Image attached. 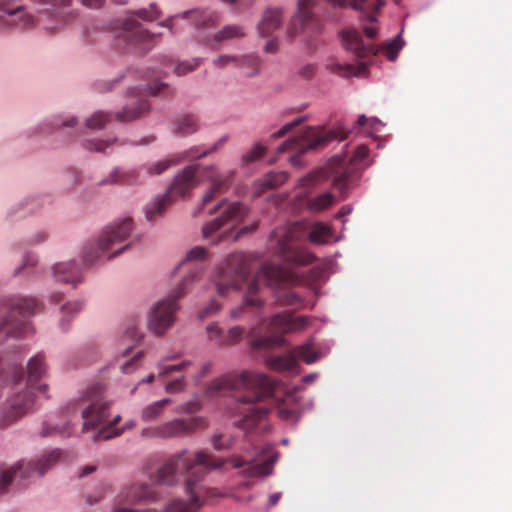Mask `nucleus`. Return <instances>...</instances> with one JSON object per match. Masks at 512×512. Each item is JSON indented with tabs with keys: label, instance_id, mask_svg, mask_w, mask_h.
I'll use <instances>...</instances> for the list:
<instances>
[{
	"label": "nucleus",
	"instance_id": "nucleus-38",
	"mask_svg": "<svg viewBox=\"0 0 512 512\" xmlns=\"http://www.w3.org/2000/svg\"><path fill=\"white\" fill-rule=\"evenodd\" d=\"M292 354L296 356V360L301 359L307 364L314 363L320 357L318 351L314 350L313 343L308 341L307 343L297 346Z\"/></svg>",
	"mask_w": 512,
	"mask_h": 512
},
{
	"label": "nucleus",
	"instance_id": "nucleus-9",
	"mask_svg": "<svg viewBox=\"0 0 512 512\" xmlns=\"http://www.w3.org/2000/svg\"><path fill=\"white\" fill-rule=\"evenodd\" d=\"M309 325L310 318L307 316L293 317L288 312L275 314L266 327V335L255 338L253 346L258 349L280 346L285 333L302 331Z\"/></svg>",
	"mask_w": 512,
	"mask_h": 512
},
{
	"label": "nucleus",
	"instance_id": "nucleus-17",
	"mask_svg": "<svg viewBox=\"0 0 512 512\" xmlns=\"http://www.w3.org/2000/svg\"><path fill=\"white\" fill-rule=\"evenodd\" d=\"M133 223L130 218H125L107 226L101 233L97 247L86 248L83 252V260L87 264L95 263L101 253L112 250L116 244L126 240L131 234Z\"/></svg>",
	"mask_w": 512,
	"mask_h": 512
},
{
	"label": "nucleus",
	"instance_id": "nucleus-10",
	"mask_svg": "<svg viewBox=\"0 0 512 512\" xmlns=\"http://www.w3.org/2000/svg\"><path fill=\"white\" fill-rule=\"evenodd\" d=\"M197 168L198 165L186 166L174 177L168 191L147 205L145 215L148 221H153L157 216H160L166 207L177 197L185 196L186 193L196 186Z\"/></svg>",
	"mask_w": 512,
	"mask_h": 512
},
{
	"label": "nucleus",
	"instance_id": "nucleus-12",
	"mask_svg": "<svg viewBox=\"0 0 512 512\" xmlns=\"http://www.w3.org/2000/svg\"><path fill=\"white\" fill-rule=\"evenodd\" d=\"M342 43L344 48L351 52L357 59L361 60L358 65H335V70L341 71L343 75L362 76L367 71V65L376 56L377 49L370 43H365L356 29H346L342 32Z\"/></svg>",
	"mask_w": 512,
	"mask_h": 512
},
{
	"label": "nucleus",
	"instance_id": "nucleus-15",
	"mask_svg": "<svg viewBox=\"0 0 512 512\" xmlns=\"http://www.w3.org/2000/svg\"><path fill=\"white\" fill-rule=\"evenodd\" d=\"M9 314L0 324V332H5L12 337H21L26 335L30 330V323L24 319H18L17 316L23 318L31 316L39 312L42 308L34 298H17L8 304Z\"/></svg>",
	"mask_w": 512,
	"mask_h": 512
},
{
	"label": "nucleus",
	"instance_id": "nucleus-63",
	"mask_svg": "<svg viewBox=\"0 0 512 512\" xmlns=\"http://www.w3.org/2000/svg\"><path fill=\"white\" fill-rule=\"evenodd\" d=\"M329 165L331 166V171H336L338 168H341L344 165V160L340 156H335L330 160Z\"/></svg>",
	"mask_w": 512,
	"mask_h": 512
},
{
	"label": "nucleus",
	"instance_id": "nucleus-3",
	"mask_svg": "<svg viewBox=\"0 0 512 512\" xmlns=\"http://www.w3.org/2000/svg\"><path fill=\"white\" fill-rule=\"evenodd\" d=\"M207 258V250L196 246L187 252L186 258L180 262L178 269H186L188 274L179 283L177 289L166 299L159 301L153 308L149 318L148 327L156 335L164 334L175 321V312L178 310L177 299L184 296L198 281L204 271L201 263L197 262Z\"/></svg>",
	"mask_w": 512,
	"mask_h": 512
},
{
	"label": "nucleus",
	"instance_id": "nucleus-57",
	"mask_svg": "<svg viewBox=\"0 0 512 512\" xmlns=\"http://www.w3.org/2000/svg\"><path fill=\"white\" fill-rule=\"evenodd\" d=\"M110 145V143L106 141H87L86 148L91 151H105V149Z\"/></svg>",
	"mask_w": 512,
	"mask_h": 512
},
{
	"label": "nucleus",
	"instance_id": "nucleus-55",
	"mask_svg": "<svg viewBox=\"0 0 512 512\" xmlns=\"http://www.w3.org/2000/svg\"><path fill=\"white\" fill-rule=\"evenodd\" d=\"M212 444L214 448L218 451L229 449L232 446V439L227 438L224 439L223 434H216L212 437Z\"/></svg>",
	"mask_w": 512,
	"mask_h": 512
},
{
	"label": "nucleus",
	"instance_id": "nucleus-29",
	"mask_svg": "<svg viewBox=\"0 0 512 512\" xmlns=\"http://www.w3.org/2000/svg\"><path fill=\"white\" fill-rule=\"evenodd\" d=\"M283 12L281 8L269 7L261 17L257 26L261 36H270L274 31L278 30L282 25Z\"/></svg>",
	"mask_w": 512,
	"mask_h": 512
},
{
	"label": "nucleus",
	"instance_id": "nucleus-19",
	"mask_svg": "<svg viewBox=\"0 0 512 512\" xmlns=\"http://www.w3.org/2000/svg\"><path fill=\"white\" fill-rule=\"evenodd\" d=\"M209 213H217L218 216L203 227L202 232L204 238L212 236L226 224L235 225L241 222L248 214V209L242 203L229 202L227 199H223L214 206Z\"/></svg>",
	"mask_w": 512,
	"mask_h": 512
},
{
	"label": "nucleus",
	"instance_id": "nucleus-35",
	"mask_svg": "<svg viewBox=\"0 0 512 512\" xmlns=\"http://www.w3.org/2000/svg\"><path fill=\"white\" fill-rule=\"evenodd\" d=\"M178 357H179L178 354L167 355V356H165L164 358H162V359H160L158 361V363H157V368L159 370L158 378H164V377L170 375L173 372L184 371V370H186L191 365L190 361H182L181 363L173 364V365H166L165 364L166 361L173 360V359H176Z\"/></svg>",
	"mask_w": 512,
	"mask_h": 512
},
{
	"label": "nucleus",
	"instance_id": "nucleus-41",
	"mask_svg": "<svg viewBox=\"0 0 512 512\" xmlns=\"http://www.w3.org/2000/svg\"><path fill=\"white\" fill-rule=\"evenodd\" d=\"M246 329L242 326L231 327L224 335L223 339L219 340V345H234L239 343L246 335Z\"/></svg>",
	"mask_w": 512,
	"mask_h": 512
},
{
	"label": "nucleus",
	"instance_id": "nucleus-6",
	"mask_svg": "<svg viewBox=\"0 0 512 512\" xmlns=\"http://www.w3.org/2000/svg\"><path fill=\"white\" fill-rule=\"evenodd\" d=\"M292 279V273L280 265H262L255 277L248 283L242 304L230 310V318L233 320H241L245 316L246 308L252 307L260 309L264 306L265 301L259 295L260 281L265 282L269 287L278 288L290 283Z\"/></svg>",
	"mask_w": 512,
	"mask_h": 512
},
{
	"label": "nucleus",
	"instance_id": "nucleus-20",
	"mask_svg": "<svg viewBox=\"0 0 512 512\" xmlns=\"http://www.w3.org/2000/svg\"><path fill=\"white\" fill-rule=\"evenodd\" d=\"M157 499L154 489L145 483L124 486L116 496L111 512H134L133 506Z\"/></svg>",
	"mask_w": 512,
	"mask_h": 512
},
{
	"label": "nucleus",
	"instance_id": "nucleus-11",
	"mask_svg": "<svg viewBox=\"0 0 512 512\" xmlns=\"http://www.w3.org/2000/svg\"><path fill=\"white\" fill-rule=\"evenodd\" d=\"M338 137L339 136L336 131H325L317 127H306L298 137L289 138L282 143L279 146L278 151L279 153H283L288 150H297L299 153L290 157V163L293 166H301V154L309 150L323 147Z\"/></svg>",
	"mask_w": 512,
	"mask_h": 512
},
{
	"label": "nucleus",
	"instance_id": "nucleus-50",
	"mask_svg": "<svg viewBox=\"0 0 512 512\" xmlns=\"http://www.w3.org/2000/svg\"><path fill=\"white\" fill-rule=\"evenodd\" d=\"M148 91L151 95H168L170 93V88L167 84L160 82V81H154L153 83H150L147 85Z\"/></svg>",
	"mask_w": 512,
	"mask_h": 512
},
{
	"label": "nucleus",
	"instance_id": "nucleus-36",
	"mask_svg": "<svg viewBox=\"0 0 512 512\" xmlns=\"http://www.w3.org/2000/svg\"><path fill=\"white\" fill-rule=\"evenodd\" d=\"M198 128V120L194 115L180 116L174 122V132L181 136L193 134Z\"/></svg>",
	"mask_w": 512,
	"mask_h": 512
},
{
	"label": "nucleus",
	"instance_id": "nucleus-4",
	"mask_svg": "<svg viewBox=\"0 0 512 512\" xmlns=\"http://www.w3.org/2000/svg\"><path fill=\"white\" fill-rule=\"evenodd\" d=\"M77 410H80L83 418V430L102 425L103 427L99 430L97 436L104 440H109L121 434V430L114 428V425L120 420V416L116 415L113 420H108L109 403L102 399L100 386L89 388L79 402L69 404L66 407L65 414L68 417Z\"/></svg>",
	"mask_w": 512,
	"mask_h": 512
},
{
	"label": "nucleus",
	"instance_id": "nucleus-8",
	"mask_svg": "<svg viewBox=\"0 0 512 512\" xmlns=\"http://www.w3.org/2000/svg\"><path fill=\"white\" fill-rule=\"evenodd\" d=\"M275 236L281 238V249L286 251L289 242H300L308 239L314 245H324L333 238L332 228L323 222L311 223L306 220L297 221L274 230Z\"/></svg>",
	"mask_w": 512,
	"mask_h": 512
},
{
	"label": "nucleus",
	"instance_id": "nucleus-40",
	"mask_svg": "<svg viewBox=\"0 0 512 512\" xmlns=\"http://www.w3.org/2000/svg\"><path fill=\"white\" fill-rule=\"evenodd\" d=\"M82 309V304L78 301L69 302L61 307V319L60 326L63 330L67 329V323L80 312Z\"/></svg>",
	"mask_w": 512,
	"mask_h": 512
},
{
	"label": "nucleus",
	"instance_id": "nucleus-61",
	"mask_svg": "<svg viewBox=\"0 0 512 512\" xmlns=\"http://www.w3.org/2000/svg\"><path fill=\"white\" fill-rule=\"evenodd\" d=\"M159 425L155 427H147L141 430V436L145 438H158Z\"/></svg>",
	"mask_w": 512,
	"mask_h": 512
},
{
	"label": "nucleus",
	"instance_id": "nucleus-21",
	"mask_svg": "<svg viewBox=\"0 0 512 512\" xmlns=\"http://www.w3.org/2000/svg\"><path fill=\"white\" fill-rule=\"evenodd\" d=\"M333 6L342 8H353L365 13L366 17L362 18V26L366 36L373 39L377 35L375 12L379 11L384 5V0H326Z\"/></svg>",
	"mask_w": 512,
	"mask_h": 512
},
{
	"label": "nucleus",
	"instance_id": "nucleus-43",
	"mask_svg": "<svg viewBox=\"0 0 512 512\" xmlns=\"http://www.w3.org/2000/svg\"><path fill=\"white\" fill-rule=\"evenodd\" d=\"M202 409V404L199 399H191L178 405L175 412L178 414H194Z\"/></svg>",
	"mask_w": 512,
	"mask_h": 512
},
{
	"label": "nucleus",
	"instance_id": "nucleus-62",
	"mask_svg": "<svg viewBox=\"0 0 512 512\" xmlns=\"http://www.w3.org/2000/svg\"><path fill=\"white\" fill-rule=\"evenodd\" d=\"M264 50L267 52V53H275L278 51V41L277 39H270L267 41L265 47H264Z\"/></svg>",
	"mask_w": 512,
	"mask_h": 512
},
{
	"label": "nucleus",
	"instance_id": "nucleus-1",
	"mask_svg": "<svg viewBox=\"0 0 512 512\" xmlns=\"http://www.w3.org/2000/svg\"><path fill=\"white\" fill-rule=\"evenodd\" d=\"M223 464L222 460L215 459L205 451H198L190 457L187 450H182L167 458L157 471L156 481L162 485L175 486L184 479L190 501L173 500L162 512H197L205 497L219 496L216 489L208 488L201 482L210 470L220 468Z\"/></svg>",
	"mask_w": 512,
	"mask_h": 512
},
{
	"label": "nucleus",
	"instance_id": "nucleus-16",
	"mask_svg": "<svg viewBox=\"0 0 512 512\" xmlns=\"http://www.w3.org/2000/svg\"><path fill=\"white\" fill-rule=\"evenodd\" d=\"M317 0H299L297 11L291 18L287 34L290 39L302 36L304 40L310 41L320 33L322 29L319 18L313 13Z\"/></svg>",
	"mask_w": 512,
	"mask_h": 512
},
{
	"label": "nucleus",
	"instance_id": "nucleus-25",
	"mask_svg": "<svg viewBox=\"0 0 512 512\" xmlns=\"http://www.w3.org/2000/svg\"><path fill=\"white\" fill-rule=\"evenodd\" d=\"M270 240L275 242L276 252L282 256L285 261L290 264L306 266L314 262L315 256L312 252H310L306 248H294L292 244L294 242H289L287 250L282 251L281 249V238L280 236H275L274 231L271 233Z\"/></svg>",
	"mask_w": 512,
	"mask_h": 512
},
{
	"label": "nucleus",
	"instance_id": "nucleus-5",
	"mask_svg": "<svg viewBox=\"0 0 512 512\" xmlns=\"http://www.w3.org/2000/svg\"><path fill=\"white\" fill-rule=\"evenodd\" d=\"M216 148L217 144H215L211 149H206L202 146H195L180 154H173L165 159L150 162L139 169L123 170L121 168H115L106 179L99 182V185L142 184L149 177L159 176L169 168L180 164L184 160H195L202 158L216 150Z\"/></svg>",
	"mask_w": 512,
	"mask_h": 512
},
{
	"label": "nucleus",
	"instance_id": "nucleus-24",
	"mask_svg": "<svg viewBox=\"0 0 512 512\" xmlns=\"http://www.w3.org/2000/svg\"><path fill=\"white\" fill-rule=\"evenodd\" d=\"M15 0H0V29L28 28L34 24L32 16L27 14L24 7H12Z\"/></svg>",
	"mask_w": 512,
	"mask_h": 512
},
{
	"label": "nucleus",
	"instance_id": "nucleus-45",
	"mask_svg": "<svg viewBox=\"0 0 512 512\" xmlns=\"http://www.w3.org/2000/svg\"><path fill=\"white\" fill-rule=\"evenodd\" d=\"M201 63L200 59H192L178 63L174 67V73L177 76H183L189 72L194 71Z\"/></svg>",
	"mask_w": 512,
	"mask_h": 512
},
{
	"label": "nucleus",
	"instance_id": "nucleus-31",
	"mask_svg": "<svg viewBox=\"0 0 512 512\" xmlns=\"http://www.w3.org/2000/svg\"><path fill=\"white\" fill-rule=\"evenodd\" d=\"M171 403V398H163L145 405L140 412L141 421L144 423L158 421L164 416L167 406Z\"/></svg>",
	"mask_w": 512,
	"mask_h": 512
},
{
	"label": "nucleus",
	"instance_id": "nucleus-22",
	"mask_svg": "<svg viewBox=\"0 0 512 512\" xmlns=\"http://www.w3.org/2000/svg\"><path fill=\"white\" fill-rule=\"evenodd\" d=\"M207 426V419L203 416L175 418L159 424L158 438L168 439L189 436L196 431L205 429Z\"/></svg>",
	"mask_w": 512,
	"mask_h": 512
},
{
	"label": "nucleus",
	"instance_id": "nucleus-52",
	"mask_svg": "<svg viewBox=\"0 0 512 512\" xmlns=\"http://www.w3.org/2000/svg\"><path fill=\"white\" fill-rule=\"evenodd\" d=\"M208 338L212 341H215L219 345V340L223 339L224 334L222 328L218 325L217 322H213L209 324L206 328Z\"/></svg>",
	"mask_w": 512,
	"mask_h": 512
},
{
	"label": "nucleus",
	"instance_id": "nucleus-60",
	"mask_svg": "<svg viewBox=\"0 0 512 512\" xmlns=\"http://www.w3.org/2000/svg\"><path fill=\"white\" fill-rule=\"evenodd\" d=\"M348 176L346 173H341L333 180V187L343 192L346 187Z\"/></svg>",
	"mask_w": 512,
	"mask_h": 512
},
{
	"label": "nucleus",
	"instance_id": "nucleus-56",
	"mask_svg": "<svg viewBox=\"0 0 512 512\" xmlns=\"http://www.w3.org/2000/svg\"><path fill=\"white\" fill-rule=\"evenodd\" d=\"M369 155V149L365 145H360L357 147V149L354 152V155L352 157V162L354 164L360 163L363 160H365Z\"/></svg>",
	"mask_w": 512,
	"mask_h": 512
},
{
	"label": "nucleus",
	"instance_id": "nucleus-32",
	"mask_svg": "<svg viewBox=\"0 0 512 512\" xmlns=\"http://www.w3.org/2000/svg\"><path fill=\"white\" fill-rule=\"evenodd\" d=\"M270 368L279 372L297 373L298 362L296 356L291 353L275 356L269 359Z\"/></svg>",
	"mask_w": 512,
	"mask_h": 512
},
{
	"label": "nucleus",
	"instance_id": "nucleus-49",
	"mask_svg": "<svg viewBox=\"0 0 512 512\" xmlns=\"http://www.w3.org/2000/svg\"><path fill=\"white\" fill-rule=\"evenodd\" d=\"M402 48L400 37L398 36L394 41L389 42L385 46V53L389 60L394 61L397 58L399 50Z\"/></svg>",
	"mask_w": 512,
	"mask_h": 512
},
{
	"label": "nucleus",
	"instance_id": "nucleus-47",
	"mask_svg": "<svg viewBox=\"0 0 512 512\" xmlns=\"http://www.w3.org/2000/svg\"><path fill=\"white\" fill-rule=\"evenodd\" d=\"M266 151V147L257 143L253 148L243 156V162L248 164L260 159Z\"/></svg>",
	"mask_w": 512,
	"mask_h": 512
},
{
	"label": "nucleus",
	"instance_id": "nucleus-26",
	"mask_svg": "<svg viewBox=\"0 0 512 512\" xmlns=\"http://www.w3.org/2000/svg\"><path fill=\"white\" fill-rule=\"evenodd\" d=\"M232 176L233 173L221 174L214 167H208L206 169V177L210 181V189L202 198L203 207L210 203L216 195L222 194L228 190Z\"/></svg>",
	"mask_w": 512,
	"mask_h": 512
},
{
	"label": "nucleus",
	"instance_id": "nucleus-44",
	"mask_svg": "<svg viewBox=\"0 0 512 512\" xmlns=\"http://www.w3.org/2000/svg\"><path fill=\"white\" fill-rule=\"evenodd\" d=\"M109 120L110 116L108 114L99 111L87 119L86 125L90 129H102Z\"/></svg>",
	"mask_w": 512,
	"mask_h": 512
},
{
	"label": "nucleus",
	"instance_id": "nucleus-18",
	"mask_svg": "<svg viewBox=\"0 0 512 512\" xmlns=\"http://www.w3.org/2000/svg\"><path fill=\"white\" fill-rule=\"evenodd\" d=\"M60 455L61 451L54 450L51 453L43 456V458L38 461L25 462L21 460L13 465L10 469L3 471L0 470V495L7 491L8 486L16 477L26 479L30 478L34 473L42 476L57 462V460L60 458Z\"/></svg>",
	"mask_w": 512,
	"mask_h": 512
},
{
	"label": "nucleus",
	"instance_id": "nucleus-28",
	"mask_svg": "<svg viewBox=\"0 0 512 512\" xmlns=\"http://www.w3.org/2000/svg\"><path fill=\"white\" fill-rule=\"evenodd\" d=\"M149 108L148 101L139 96L137 89H133L131 91V103L127 104L121 112H118L116 118L121 122H129L140 117Z\"/></svg>",
	"mask_w": 512,
	"mask_h": 512
},
{
	"label": "nucleus",
	"instance_id": "nucleus-54",
	"mask_svg": "<svg viewBox=\"0 0 512 512\" xmlns=\"http://www.w3.org/2000/svg\"><path fill=\"white\" fill-rule=\"evenodd\" d=\"M236 63H238V56L233 55H220L213 61L215 67L220 69L228 65L236 66Z\"/></svg>",
	"mask_w": 512,
	"mask_h": 512
},
{
	"label": "nucleus",
	"instance_id": "nucleus-37",
	"mask_svg": "<svg viewBox=\"0 0 512 512\" xmlns=\"http://www.w3.org/2000/svg\"><path fill=\"white\" fill-rule=\"evenodd\" d=\"M288 179V174L285 171L278 172H270L264 176V178L259 181V190L258 194L264 192L268 189H274L281 185H283Z\"/></svg>",
	"mask_w": 512,
	"mask_h": 512
},
{
	"label": "nucleus",
	"instance_id": "nucleus-48",
	"mask_svg": "<svg viewBox=\"0 0 512 512\" xmlns=\"http://www.w3.org/2000/svg\"><path fill=\"white\" fill-rule=\"evenodd\" d=\"M305 121L304 117H298L294 121L286 123L282 128L272 134L273 138H281Z\"/></svg>",
	"mask_w": 512,
	"mask_h": 512
},
{
	"label": "nucleus",
	"instance_id": "nucleus-58",
	"mask_svg": "<svg viewBox=\"0 0 512 512\" xmlns=\"http://www.w3.org/2000/svg\"><path fill=\"white\" fill-rule=\"evenodd\" d=\"M125 338L131 339L135 343L139 342L142 338V333L138 331V328L136 325L130 326L127 328L125 335Z\"/></svg>",
	"mask_w": 512,
	"mask_h": 512
},
{
	"label": "nucleus",
	"instance_id": "nucleus-13",
	"mask_svg": "<svg viewBox=\"0 0 512 512\" xmlns=\"http://www.w3.org/2000/svg\"><path fill=\"white\" fill-rule=\"evenodd\" d=\"M160 17V10L155 4H151L149 8H142L135 11L132 16L125 19L119 36L127 40L129 43L141 45L144 49H150L156 37L155 34L146 30L138 21L152 22Z\"/></svg>",
	"mask_w": 512,
	"mask_h": 512
},
{
	"label": "nucleus",
	"instance_id": "nucleus-2",
	"mask_svg": "<svg viewBox=\"0 0 512 512\" xmlns=\"http://www.w3.org/2000/svg\"><path fill=\"white\" fill-rule=\"evenodd\" d=\"M276 383L262 373L243 371L240 374H229L213 380L206 389L209 396L219 395L226 391L243 390L246 392L240 402L253 404L239 421V427L251 431L262 424L270 408L259 403L271 397Z\"/></svg>",
	"mask_w": 512,
	"mask_h": 512
},
{
	"label": "nucleus",
	"instance_id": "nucleus-7",
	"mask_svg": "<svg viewBox=\"0 0 512 512\" xmlns=\"http://www.w3.org/2000/svg\"><path fill=\"white\" fill-rule=\"evenodd\" d=\"M27 369L29 387L27 390L15 394L9 400V408L0 420L3 427L10 425L33 406L34 394L36 391L38 394L43 395L44 398H48L46 395L48 386L46 384L38 386L35 385V383L46 373L47 366L44 355L39 353L32 357L28 363Z\"/></svg>",
	"mask_w": 512,
	"mask_h": 512
},
{
	"label": "nucleus",
	"instance_id": "nucleus-30",
	"mask_svg": "<svg viewBox=\"0 0 512 512\" xmlns=\"http://www.w3.org/2000/svg\"><path fill=\"white\" fill-rule=\"evenodd\" d=\"M53 275L57 281L73 286H76L82 280L81 268L74 261L56 264L53 267Z\"/></svg>",
	"mask_w": 512,
	"mask_h": 512
},
{
	"label": "nucleus",
	"instance_id": "nucleus-23",
	"mask_svg": "<svg viewBox=\"0 0 512 512\" xmlns=\"http://www.w3.org/2000/svg\"><path fill=\"white\" fill-rule=\"evenodd\" d=\"M188 19L193 23L196 29L205 30L215 27L221 21V17L218 12L205 8V9H193L184 12L182 15H177L166 19L161 22V26L167 27L171 32H175L174 28L179 20Z\"/></svg>",
	"mask_w": 512,
	"mask_h": 512
},
{
	"label": "nucleus",
	"instance_id": "nucleus-64",
	"mask_svg": "<svg viewBox=\"0 0 512 512\" xmlns=\"http://www.w3.org/2000/svg\"><path fill=\"white\" fill-rule=\"evenodd\" d=\"M105 0H82V5L88 8H100Z\"/></svg>",
	"mask_w": 512,
	"mask_h": 512
},
{
	"label": "nucleus",
	"instance_id": "nucleus-53",
	"mask_svg": "<svg viewBox=\"0 0 512 512\" xmlns=\"http://www.w3.org/2000/svg\"><path fill=\"white\" fill-rule=\"evenodd\" d=\"M220 309H221V304L219 302H217L216 300H211L203 307V309L199 313V317L202 319L209 317V316L214 315L217 312H219Z\"/></svg>",
	"mask_w": 512,
	"mask_h": 512
},
{
	"label": "nucleus",
	"instance_id": "nucleus-59",
	"mask_svg": "<svg viewBox=\"0 0 512 512\" xmlns=\"http://www.w3.org/2000/svg\"><path fill=\"white\" fill-rule=\"evenodd\" d=\"M315 73H316V67L313 64L304 65L303 67H301L299 69V72H298V74L305 79L312 78L315 75Z\"/></svg>",
	"mask_w": 512,
	"mask_h": 512
},
{
	"label": "nucleus",
	"instance_id": "nucleus-33",
	"mask_svg": "<svg viewBox=\"0 0 512 512\" xmlns=\"http://www.w3.org/2000/svg\"><path fill=\"white\" fill-rule=\"evenodd\" d=\"M336 201L335 196L330 192L317 195L306 202V208L311 213H319L331 207Z\"/></svg>",
	"mask_w": 512,
	"mask_h": 512
},
{
	"label": "nucleus",
	"instance_id": "nucleus-46",
	"mask_svg": "<svg viewBox=\"0 0 512 512\" xmlns=\"http://www.w3.org/2000/svg\"><path fill=\"white\" fill-rule=\"evenodd\" d=\"M186 380L184 376L177 377L166 383L164 390L168 394H177L185 390Z\"/></svg>",
	"mask_w": 512,
	"mask_h": 512
},
{
	"label": "nucleus",
	"instance_id": "nucleus-39",
	"mask_svg": "<svg viewBox=\"0 0 512 512\" xmlns=\"http://www.w3.org/2000/svg\"><path fill=\"white\" fill-rule=\"evenodd\" d=\"M40 435L42 437L55 436V435H70V427L69 422L59 425L51 423L50 421H46L43 423L42 429L40 431Z\"/></svg>",
	"mask_w": 512,
	"mask_h": 512
},
{
	"label": "nucleus",
	"instance_id": "nucleus-42",
	"mask_svg": "<svg viewBox=\"0 0 512 512\" xmlns=\"http://www.w3.org/2000/svg\"><path fill=\"white\" fill-rule=\"evenodd\" d=\"M260 60L255 55H244L238 56V63H236V67L240 68H249L251 71L247 73V77H252L258 74L259 72Z\"/></svg>",
	"mask_w": 512,
	"mask_h": 512
},
{
	"label": "nucleus",
	"instance_id": "nucleus-27",
	"mask_svg": "<svg viewBox=\"0 0 512 512\" xmlns=\"http://www.w3.org/2000/svg\"><path fill=\"white\" fill-rule=\"evenodd\" d=\"M233 468H244L242 474L246 477L266 476L272 472L274 459L269 458L262 463L255 461H246L240 456L231 457L228 460Z\"/></svg>",
	"mask_w": 512,
	"mask_h": 512
},
{
	"label": "nucleus",
	"instance_id": "nucleus-14",
	"mask_svg": "<svg viewBox=\"0 0 512 512\" xmlns=\"http://www.w3.org/2000/svg\"><path fill=\"white\" fill-rule=\"evenodd\" d=\"M249 269L244 256L240 253L230 255L215 279L217 294L226 296L230 291H238L248 282Z\"/></svg>",
	"mask_w": 512,
	"mask_h": 512
},
{
	"label": "nucleus",
	"instance_id": "nucleus-34",
	"mask_svg": "<svg viewBox=\"0 0 512 512\" xmlns=\"http://www.w3.org/2000/svg\"><path fill=\"white\" fill-rule=\"evenodd\" d=\"M245 36L244 27L236 24L225 25L221 30L212 36V39L208 41V44L212 45L211 42L220 43L222 41L231 40L235 38H241Z\"/></svg>",
	"mask_w": 512,
	"mask_h": 512
},
{
	"label": "nucleus",
	"instance_id": "nucleus-51",
	"mask_svg": "<svg viewBox=\"0 0 512 512\" xmlns=\"http://www.w3.org/2000/svg\"><path fill=\"white\" fill-rule=\"evenodd\" d=\"M142 358V352H137L135 356H133L130 360L124 362L121 365V370L123 373L129 374L133 372L135 369H137L140 366Z\"/></svg>",
	"mask_w": 512,
	"mask_h": 512
}]
</instances>
